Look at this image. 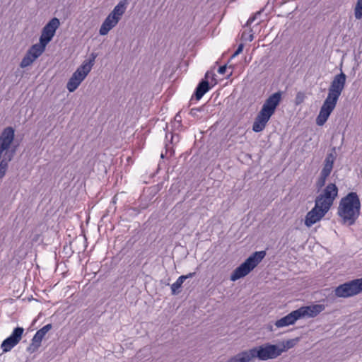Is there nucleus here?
I'll return each instance as SVG.
<instances>
[{
    "mask_svg": "<svg viewBox=\"0 0 362 362\" xmlns=\"http://www.w3.org/2000/svg\"><path fill=\"white\" fill-rule=\"evenodd\" d=\"M361 201L356 192H349L339 202L337 214L343 223L354 225L361 213Z\"/></svg>",
    "mask_w": 362,
    "mask_h": 362,
    "instance_id": "obj_1",
    "label": "nucleus"
},
{
    "mask_svg": "<svg viewBox=\"0 0 362 362\" xmlns=\"http://www.w3.org/2000/svg\"><path fill=\"white\" fill-rule=\"evenodd\" d=\"M281 99V91L276 92L266 99L253 122L252 130L255 132L258 133L264 129L271 117L274 114L276 107L280 104Z\"/></svg>",
    "mask_w": 362,
    "mask_h": 362,
    "instance_id": "obj_2",
    "label": "nucleus"
},
{
    "mask_svg": "<svg viewBox=\"0 0 362 362\" xmlns=\"http://www.w3.org/2000/svg\"><path fill=\"white\" fill-rule=\"evenodd\" d=\"M96 57L97 55L95 54L92 53L90 58L88 60H85L74 72L66 83V88L69 92L75 91L81 82L86 78L94 65Z\"/></svg>",
    "mask_w": 362,
    "mask_h": 362,
    "instance_id": "obj_3",
    "label": "nucleus"
},
{
    "mask_svg": "<svg viewBox=\"0 0 362 362\" xmlns=\"http://www.w3.org/2000/svg\"><path fill=\"white\" fill-rule=\"evenodd\" d=\"M265 251H258L250 255L243 263L231 274L230 280L235 281L247 275L264 258Z\"/></svg>",
    "mask_w": 362,
    "mask_h": 362,
    "instance_id": "obj_4",
    "label": "nucleus"
},
{
    "mask_svg": "<svg viewBox=\"0 0 362 362\" xmlns=\"http://www.w3.org/2000/svg\"><path fill=\"white\" fill-rule=\"evenodd\" d=\"M251 360L257 358L262 361L274 359L282 354V350H279V346L269 343L264 345L256 346L248 350Z\"/></svg>",
    "mask_w": 362,
    "mask_h": 362,
    "instance_id": "obj_5",
    "label": "nucleus"
},
{
    "mask_svg": "<svg viewBox=\"0 0 362 362\" xmlns=\"http://www.w3.org/2000/svg\"><path fill=\"white\" fill-rule=\"evenodd\" d=\"M362 291V277L346 282L334 289V296L339 298H348Z\"/></svg>",
    "mask_w": 362,
    "mask_h": 362,
    "instance_id": "obj_6",
    "label": "nucleus"
},
{
    "mask_svg": "<svg viewBox=\"0 0 362 362\" xmlns=\"http://www.w3.org/2000/svg\"><path fill=\"white\" fill-rule=\"evenodd\" d=\"M337 195L338 187L334 183H329L323 189L322 192L317 196L315 202H317L321 205V206L329 210Z\"/></svg>",
    "mask_w": 362,
    "mask_h": 362,
    "instance_id": "obj_7",
    "label": "nucleus"
},
{
    "mask_svg": "<svg viewBox=\"0 0 362 362\" xmlns=\"http://www.w3.org/2000/svg\"><path fill=\"white\" fill-rule=\"evenodd\" d=\"M337 101V99L327 96L316 118V124L318 126H322L327 122L332 112L334 110Z\"/></svg>",
    "mask_w": 362,
    "mask_h": 362,
    "instance_id": "obj_8",
    "label": "nucleus"
},
{
    "mask_svg": "<svg viewBox=\"0 0 362 362\" xmlns=\"http://www.w3.org/2000/svg\"><path fill=\"white\" fill-rule=\"evenodd\" d=\"M346 76L341 71L340 74L334 76L328 88V96L339 100L346 85Z\"/></svg>",
    "mask_w": 362,
    "mask_h": 362,
    "instance_id": "obj_9",
    "label": "nucleus"
},
{
    "mask_svg": "<svg viewBox=\"0 0 362 362\" xmlns=\"http://www.w3.org/2000/svg\"><path fill=\"white\" fill-rule=\"evenodd\" d=\"M59 25L60 22L57 18H52L42 28L40 41L44 45H47L52 40Z\"/></svg>",
    "mask_w": 362,
    "mask_h": 362,
    "instance_id": "obj_10",
    "label": "nucleus"
},
{
    "mask_svg": "<svg viewBox=\"0 0 362 362\" xmlns=\"http://www.w3.org/2000/svg\"><path fill=\"white\" fill-rule=\"evenodd\" d=\"M328 211L329 209L315 202V206L305 216V225L307 227H311L320 221Z\"/></svg>",
    "mask_w": 362,
    "mask_h": 362,
    "instance_id": "obj_11",
    "label": "nucleus"
},
{
    "mask_svg": "<svg viewBox=\"0 0 362 362\" xmlns=\"http://www.w3.org/2000/svg\"><path fill=\"white\" fill-rule=\"evenodd\" d=\"M23 332V327H16L11 334L3 341L1 344L3 351L8 352L11 350L21 341Z\"/></svg>",
    "mask_w": 362,
    "mask_h": 362,
    "instance_id": "obj_12",
    "label": "nucleus"
},
{
    "mask_svg": "<svg viewBox=\"0 0 362 362\" xmlns=\"http://www.w3.org/2000/svg\"><path fill=\"white\" fill-rule=\"evenodd\" d=\"M325 309V305L314 304L308 306H302L296 310L299 318L315 317Z\"/></svg>",
    "mask_w": 362,
    "mask_h": 362,
    "instance_id": "obj_13",
    "label": "nucleus"
},
{
    "mask_svg": "<svg viewBox=\"0 0 362 362\" xmlns=\"http://www.w3.org/2000/svg\"><path fill=\"white\" fill-rule=\"evenodd\" d=\"M15 137V130L12 127H8L4 129L0 134V154L7 151Z\"/></svg>",
    "mask_w": 362,
    "mask_h": 362,
    "instance_id": "obj_14",
    "label": "nucleus"
},
{
    "mask_svg": "<svg viewBox=\"0 0 362 362\" xmlns=\"http://www.w3.org/2000/svg\"><path fill=\"white\" fill-rule=\"evenodd\" d=\"M297 313L296 310L292 311L287 315L281 317L276 320L274 323L275 326L278 328L286 327L288 325H293L298 320H299V315Z\"/></svg>",
    "mask_w": 362,
    "mask_h": 362,
    "instance_id": "obj_15",
    "label": "nucleus"
},
{
    "mask_svg": "<svg viewBox=\"0 0 362 362\" xmlns=\"http://www.w3.org/2000/svg\"><path fill=\"white\" fill-rule=\"evenodd\" d=\"M119 21H118V18H116L115 17H113L109 14L103 22L100 28V35H106L111 29L117 25Z\"/></svg>",
    "mask_w": 362,
    "mask_h": 362,
    "instance_id": "obj_16",
    "label": "nucleus"
},
{
    "mask_svg": "<svg viewBox=\"0 0 362 362\" xmlns=\"http://www.w3.org/2000/svg\"><path fill=\"white\" fill-rule=\"evenodd\" d=\"M210 89L208 80L202 79L195 88L194 96L197 100H199Z\"/></svg>",
    "mask_w": 362,
    "mask_h": 362,
    "instance_id": "obj_17",
    "label": "nucleus"
},
{
    "mask_svg": "<svg viewBox=\"0 0 362 362\" xmlns=\"http://www.w3.org/2000/svg\"><path fill=\"white\" fill-rule=\"evenodd\" d=\"M46 46L40 41L39 43L32 45L26 53L34 59H36L45 52Z\"/></svg>",
    "mask_w": 362,
    "mask_h": 362,
    "instance_id": "obj_18",
    "label": "nucleus"
},
{
    "mask_svg": "<svg viewBox=\"0 0 362 362\" xmlns=\"http://www.w3.org/2000/svg\"><path fill=\"white\" fill-rule=\"evenodd\" d=\"M127 0L120 1L109 13L119 21L126 11Z\"/></svg>",
    "mask_w": 362,
    "mask_h": 362,
    "instance_id": "obj_19",
    "label": "nucleus"
},
{
    "mask_svg": "<svg viewBox=\"0 0 362 362\" xmlns=\"http://www.w3.org/2000/svg\"><path fill=\"white\" fill-rule=\"evenodd\" d=\"M15 150H13L7 157V152L5 153V156L0 161V180L4 177L8 167V162L13 158Z\"/></svg>",
    "mask_w": 362,
    "mask_h": 362,
    "instance_id": "obj_20",
    "label": "nucleus"
},
{
    "mask_svg": "<svg viewBox=\"0 0 362 362\" xmlns=\"http://www.w3.org/2000/svg\"><path fill=\"white\" fill-rule=\"evenodd\" d=\"M42 339V337L38 335V334L35 333L31 340L30 344L27 348V351L30 354L37 351L41 346Z\"/></svg>",
    "mask_w": 362,
    "mask_h": 362,
    "instance_id": "obj_21",
    "label": "nucleus"
},
{
    "mask_svg": "<svg viewBox=\"0 0 362 362\" xmlns=\"http://www.w3.org/2000/svg\"><path fill=\"white\" fill-rule=\"evenodd\" d=\"M251 361L249 351H242L233 357L228 359L226 362H249Z\"/></svg>",
    "mask_w": 362,
    "mask_h": 362,
    "instance_id": "obj_22",
    "label": "nucleus"
},
{
    "mask_svg": "<svg viewBox=\"0 0 362 362\" xmlns=\"http://www.w3.org/2000/svg\"><path fill=\"white\" fill-rule=\"evenodd\" d=\"M184 277L179 276L175 283L171 285V293L173 295H177L180 292V288L184 283Z\"/></svg>",
    "mask_w": 362,
    "mask_h": 362,
    "instance_id": "obj_23",
    "label": "nucleus"
},
{
    "mask_svg": "<svg viewBox=\"0 0 362 362\" xmlns=\"http://www.w3.org/2000/svg\"><path fill=\"white\" fill-rule=\"evenodd\" d=\"M337 158L336 147H333L330 152H329L324 160L325 163L332 164L334 165V163Z\"/></svg>",
    "mask_w": 362,
    "mask_h": 362,
    "instance_id": "obj_24",
    "label": "nucleus"
},
{
    "mask_svg": "<svg viewBox=\"0 0 362 362\" xmlns=\"http://www.w3.org/2000/svg\"><path fill=\"white\" fill-rule=\"evenodd\" d=\"M354 12V17L356 20H361L362 18V0H356Z\"/></svg>",
    "mask_w": 362,
    "mask_h": 362,
    "instance_id": "obj_25",
    "label": "nucleus"
},
{
    "mask_svg": "<svg viewBox=\"0 0 362 362\" xmlns=\"http://www.w3.org/2000/svg\"><path fill=\"white\" fill-rule=\"evenodd\" d=\"M298 341V339H288L283 343L282 347H279V350H282V353L286 350L293 348Z\"/></svg>",
    "mask_w": 362,
    "mask_h": 362,
    "instance_id": "obj_26",
    "label": "nucleus"
},
{
    "mask_svg": "<svg viewBox=\"0 0 362 362\" xmlns=\"http://www.w3.org/2000/svg\"><path fill=\"white\" fill-rule=\"evenodd\" d=\"M35 60V59H34L28 53H26L21 62L20 66L21 68L28 67V66L31 65Z\"/></svg>",
    "mask_w": 362,
    "mask_h": 362,
    "instance_id": "obj_27",
    "label": "nucleus"
},
{
    "mask_svg": "<svg viewBox=\"0 0 362 362\" xmlns=\"http://www.w3.org/2000/svg\"><path fill=\"white\" fill-rule=\"evenodd\" d=\"M328 177H329L328 175L320 173V177H318V179L316 182V187L317 189H321L322 187L325 186L327 178Z\"/></svg>",
    "mask_w": 362,
    "mask_h": 362,
    "instance_id": "obj_28",
    "label": "nucleus"
},
{
    "mask_svg": "<svg viewBox=\"0 0 362 362\" xmlns=\"http://www.w3.org/2000/svg\"><path fill=\"white\" fill-rule=\"evenodd\" d=\"M52 328V324H47L37 331V334L44 338L46 334Z\"/></svg>",
    "mask_w": 362,
    "mask_h": 362,
    "instance_id": "obj_29",
    "label": "nucleus"
},
{
    "mask_svg": "<svg viewBox=\"0 0 362 362\" xmlns=\"http://www.w3.org/2000/svg\"><path fill=\"white\" fill-rule=\"evenodd\" d=\"M333 166L334 165L332 164L326 163L324 162L323 168L320 173L329 176V175L333 169Z\"/></svg>",
    "mask_w": 362,
    "mask_h": 362,
    "instance_id": "obj_30",
    "label": "nucleus"
},
{
    "mask_svg": "<svg viewBox=\"0 0 362 362\" xmlns=\"http://www.w3.org/2000/svg\"><path fill=\"white\" fill-rule=\"evenodd\" d=\"M202 110V107H196V108H192L190 110V112L189 114L194 117H196L198 116L197 113L200 111Z\"/></svg>",
    "mask_w": 362,
    "mask_h": 362,
    "instance_id": "obj_31",
    "label": "nucleus"
},
{
    "mask_svg": "<svg viewBox=\"0 0 362 362\" xmlns=\"http://www.w3.org/2000/svg\"><path fill=\"white\" fill-rule=\"evenodd\" d=\"M243 47H244L243 44H240L238 45V47L236 49V51L233 54L232 57H235L237 55H238L240 53H241L243 49Z\"/></svg>",
    "mask_w": 362,
    "mask_h": 362,
    "instance_id": "obj_32",
    "label": "nucleus"
},
{
    "mask_svg": "<svg viewBox=\"0 0 362 362\" xmlns=\"http://www.w3.org/2000/svg\"><path fill=\"white\" fill-rule=\"evenodd\" d=\"M260 13H261V11H259V12H257L254 16L250 17V18L247 20V23H246V25H250V24H251L254 21H255V19L256 18V16H257V15H259Z\"/></svg>",
    "mask_w": 362,
    "mask_h": 362,
    "instance_id": "obj_33",
    "label": "nucleus"
},
{
    "mask_svg": "<svg viewBox=\"0 0 362 362\" xmlns=\"http://www.w3.org/2000/svg\"><path fill=\"white\" fill-rule=\"evenodd\" d=\"M303 98H304V95L303 93H298L297 96H296V103L299 104L301 102H303Z\"/></svg>",
    "mask_w": 362,
    "mask_h": 362,
    "instance_id": "obj_34",
    "label": "nucleus"
},
{
    "mask_svg": "<svg viewBox=\"0 0 362 362\" xmlns=\"http://www.w3.org/2000/svg\"><path fill=\"white\" fill-rule=\"evenodd\" d=\"M195 275H196V272H190L186 275H182L181 276H183L184 281H185L187 279H190V278L195 276Z\"/></svg>",
    "mask_w": 362,
    "mask_h": 362,
    "instance_id": "obj_35",
    "label": "nucleus"
},
{
    "mask_svg": "<svg viewBox=\"0 0 362 362\" xmlns=\"http://www.w3.org/2000/svg\"><path fill=\"white\" fill-rule=\"evenodd\" d=\"M226 65L221 66L218 69V72L220 74H224L226 73Z\"/></svg>",
    "mask_w": 362,
    "mask_h": 362,
    "instance_id": "obj_36",
    "label": "nucleus"
},
{
    "mask_svg": "<svg viewBox=\"0 0 362 362\" xmlns=\"http://www.w3.org/2000/svg\"><path fill=\"white\" fill-rule=\"evenodd\" d=\"M242 37L245 38L246 40H249L250 42H251V41H252V40H253L254 36H253V35H252V34H250V35L248 36V37L247 38V37H245V33H243V35H242Z\"/></svg>",
    "mask_w": 362,
    "mask_h": 362,
    "instance_id": "obj_37",
    "label": "nucleus"
},
{
    "mask_svg": "<svg viewBox=\"0 0 362 362\" xmlns=\"http://www.w3.org/2000/svg\"><path fill=\"white\" fill-rule=\"evenodd\" d=\"M277 0H268L267 1V6H269L270 4L272 5V8L274 7V3Z\"/></svg>",
    "mask_w": 362,
    "mask_h": 362,
    "instance_id": "obj_38",
    "label": "nucleus"
},
{
    "mask_svg": "<svg viewBox=\"0 0 362 362\" xmlns=\"http://www.w3.org/2000/svg\"><path fill=\"white\" fill-rule=\"evenodd\" d=\"M209 74H210L209 71H207V72L206 73V74H205V78H204V79L207 80V79H208V78L209 77Z\"/></svg>",
    "mask_w": 362,
    "mask_h": 362,
    "instance_id": "obj_39",
    "label": "nucleus"
},
{
    "mask_svg": "<svg viewBox=\"0 0 362 362\" xmlns=\"http://www.w3.org/2000/svg\"><path fill=\"white\" fill-rule=\"evenodd\" d=\"M164 157V155L163 153H161V158H163Z\"/></svg>",
    "mask_w": 362,
    "mask_h": 362,
    "instance_id": "obj_40",
    "label": "nucleus"
}]
</instances>
